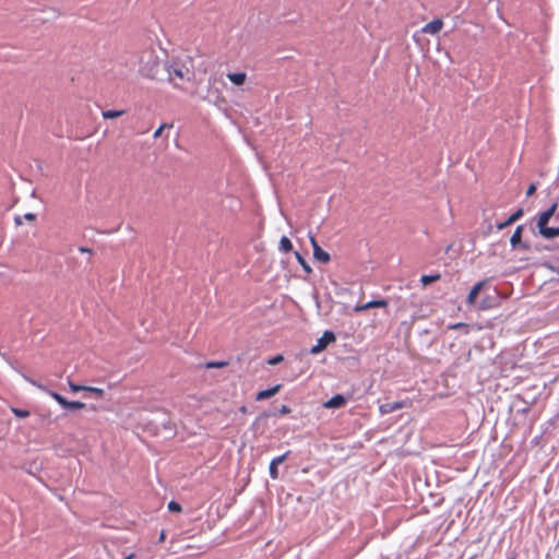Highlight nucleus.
Segmentation results:
<instances>
[{
  "label": "nucleus",
  "mask_w": 559,
  "mask_h": 559,
  "mask_svg": "<svg viewBox=\"0 0 559 559\" xmlns=\"http://www.w3.org/2000/svg\"><path fill=\"white\" fill-rule=\"evenodd\" d=\"M164 68L168 74V81L175 87H180L183 82L190 81L193 76V71L187 64V61L174 59L167 62Z\"/></svg>",
  "instance_id": "nucleus-1"
},
{
  "label": "nucleus",
  "mask_w": 559,
  "mask_h": 559,
  "mask_svg": "<svg viewBox=\"0 0 559 559\" xmlns=\"http://www.w3.org/2000/svg\"><path fill=\"white\" fill-rule=\"evenodd\" d=\"M160 68V60L152 50L144 51L140 57V72L148 79H156Z\"/></svg>",
  "instance_id": "nucleus-2"
},
{
  "label": "nucleus",
  "mask_w": 559,
  "mask_h": 559,
  "mask_svg": "<svg viewBox=\"0 0 559 559\" xmlns=\"http://www.w3.org/2000/svg\"><path fill=\"white\" fill-rule=\"evenodd\" d=\"M36 214L25 213L23 215L16 214L14 216V224L16 228H21V234H28L34 228L36 221Z\"/></svg>",
  "instance_id": "nucleus-3"
},
{
  "label": "nucleus",
  "mask_w": 559,
  "mask_h": 559,
  "mask_svg": "<svg viewBox=\"0 0 559 559\" xmlns=\"http://www.w3.org/2000/svg\"><path fill=\"white\" fill-rule=\"evenodd\" d=\"M336 337L332 331H325L323 335L317 341V344L311 347V354H319L324 350L331 343L335 342Z\"/></svg>",
  "instance_id": "nucleus-4"
},
{
  "label": "nucleus",
  "mask_w": 559,
  "mask_h": 559,
  "mask_svg": "<svg viewBox=\"0 0 559 559\" xmlns=\"http://www.w3.org/2000/svg\"><path fill=\"white\" fill-rule=\"evenodd\" d=\"M557 204L554 203L549 209L538 214L536 226L538 229L547 226L549 219L554 216Z\"/></svg>",
  "instance_id": "nucleus-5"
},
{
  "label": "nucleus",
  "mask_w": 559,
  "mask_h": 559,
  "mask_svg": "<svg viewBox=\"0 0 559 559\" xmlns=\"http://www.w3.org/2000/svg\"><path fill=\"white\" fill-rule=\"evenodd\" d=\"M289 451L285 452L284 454L280 455V456H276L274 457L271 463H270V467H269V473H270V477L272 479H277L278 478V469H277V466L280 464H282L289 455Z\"/></svg>",
  "instance_id": "nucleus-6"
},
{
  "label": "nucleus",
  "mask_w": 559,
  "mask_h": 559,
  "mask_svg": "<svg viewBox=\"0 0 559 559\" xmlns=\"http://www.w3.org/2000/svg\"><path fill=\"white\" fill-rule=\"evenodd\" d=\"M388 305L389 304L385 299H376V300L368 301L364 305H357L354 308V311L359 313V312L366 311L371 308H385V307H388Z\"/></svg>",
  "instance_id": "nucleus-7"
},
{
  "label": "nucleus",
  "mask_w": 559,
  "mask_h": 559,
  "mask_svg": "<svg viewBox=\"0 0 559 559\" xmlns=\"http://www.w3.org/2000/svg\"><path fill=\"white\" fill-rule=\"evenodd\" d=\"M485 285H487V281H480L472 287L466 298L467 306H474L476 304V299Z\"/></svg>",
  "instance_id": "nucleus-8"
},
{
  "label": "nucleus",
  "mask_w": 559,
  "mask_h": 559,
  "mask_svg": "<svg viewBox=\"0 0 559 559\" xmlns=\"http://www.w3.org/2000/svg\"><path fill=\"white\" fill-rule=\"evenodd\" d=\"M404 402L395 401V402H388L380 405L379 411L382 415L391 414L395 411L402 409L404 407Z\"/></svg>",
  "instance_id": "nucleus-9"
},
{
  "label": "nucleus",
  "mask_w": 559,
  "mask_h": 559,
  "mask_svg": "<svg viewBox=\"0 0 559 559\" xmlns=\"http://www.w3.org/2000/svg\"><path fill=\"white\" fill-rule=\"evenodd\" d=\"M523 214H524L523 209H519L512 215H510L509 218H507L506 221H503V222H496L495 223V227L498 230H501L504 227H507V226L511 225L512 223L516 222L518 219H520L523 216Z\"/></svg>",
  "instance_id": "nucleus-10"
},
{
  "label": "nucleus",
  "mask_w": 559,
  "mask_h": 559,
  "mask_svg": "<svg viewBox=\"0 0 559 559\" xmlns=\"http://www.w3.org/2000/svg\"><path fill=\"white\" fill-rule=\"evenodd\" d=\"M347 400L342 394H336L332 396L330 400H328L323 406L325 408H341L346 404Z\"/></svg>",
  "instance_id": "nucleus-11"
},
{
  "label": "nucleus",
  "mask_w": 559,
  "mask_h": 559,
  "mask_svg": "<svg viewBox=\"0 0 559 559\" xmlns=\"http://www.w3.org/2000/svg\"><path fill=\"white\" fill-rule=\"evenodd\" d=\"M443 26V23L439 19H435L431 22L427 23L423 28L421 32L426 34H438Z\"/></svg>",
  "instance_id": "nucleus-12"
},
{
  "label": "nucleus",
  "mask_w": 559,
  "mask_h": 559,
  "mask_svg": "<svg viewBox=\"0 0 559 559\" xmlns=\"http://www.w3.org/2000/svg\"><path fill=\"white\" fill-rule=\"evenodd\" d=\"M32 383L34 385H36L38 389L45 391L46 393H48L62 408H64V405L67 403V399L64 396H62L61 394L57 393V392H53L49 389H47L46 386L41 385V384H38L36 383L35 381H32Z\"/></svg>",
  "instance_id": "nucleus-13"
},
{
  "label": "nucleus",
  "mask_w": 559,
  "mask_h": 559,
  "mask_svg": "<svg viewBox=\"0 0 559 559\" xmlns=\"http://www.w3.org/2000/svg\"><path fill=\"white\" fill-rule=\"evenodd\" d=\"M281 390V384H276L272 388H269L266 390H262L260 392L257 393L255 395V400L257 401H263V400H266V399H270L272 396H274L275 394H277Z\"/></svg>",
  "instance_id": "nucleus-14"
},
{
  "label": "nucleus",
  "mask_w": 559,
  "mask_h": 559,
  "mask_svg": "<svg viewBox=\"0 0 559 559\" xmlns=\"http://www.w3.org/2000/svg\"><path fill=\"white\" fill-rule=\"evenodd\" d=\"M228 80L236 86H240L246 82L247 74L245 72H230L227 73Z\"/></svg>",
  "instance_id": "nucleus-15"
},
{
  "label": "nucleus",
  "mask_w": 559,
  "mask_h": 559,
  "mask_svg": "<svg viewBox=\"0 0 559 559\" xmlns=\"http://www.w3.org/2000/svg\"><path fill=\"white\" fill-rule=\"evenodd\" d=\"M538 231L545 239H552V238L559 236V227L545 226V227L538 229Z\"/></svg>",
  "instance_id": "nucleus-16"
},
{
  "label": "nucleus",
  "mask_w": 559,
  "mask_h": 559,
  "mask_svg": "<svg viewBox=\"0 0 559 559\" xmlns=\"http://www.w3.org/2000/svg\"><path fill=\"white\" fill-rule=\"evenodd\" d=\"M313 248V257L317 261L326 263L330 261V254L322 249V247H312Z\"/></svg>",
  "instance_id": "nucleus-17"
},
{
  "label": "nucleus",
  "mask_w": 559,
  "mask_h": 559,
  "mask_svg": "<svg viewBox=\"0 0 559 559\" xmlns=\"http://www.w3.org/2000/svg\"><path fill=\"white\" fill-rule=\"evenodd\" d=\"M524 225H519L510 238V245H521Z\"/></svg>",
  "instance_id": "nucleus-18"
},
{
  "label": "nucleus",
  "mask_w": 559,
  "mask_h": 559,
  "mask_svg": "<svg viewBox=\"0 0 559 559\" xmlns=\"http://www.w3.org/2000/svg\"><path fill=\"white\" fill-rule=\"evenodd\" d=\"M441 278V275L440 273H436V274H425L420 277V283L424 285V286H427L436 281H439Z\"/></svg>",
  "instance_id": "nucleus-19"
},
{
  "label": "nucleus",
  "mask_w": 559,
  "mask_h": 559,
  "mask_svg": "<svg viewBox=\"0 0 559 559\" xmlns=\"http://www.w3.org/2000/svg\"><path fill=\"white\" fill-rule=\"evenodd\" d=\"M124 114V110H103L102 116L104 119H114L122 116Z\"/></svg>",
  "instance_id": "nucleus-20"
},
{
  "label": "nucleus",
  "mask_w": 559,
  "mask_h": 559,
  "mask_svg": "<svg viewBox=\"0 0 559 559\" xmlns=\"http://www.w3.org/2000/svg\"><path fill=\"white\" fill-rule=\"evenodd\" d=\"M84 407H85V404L82 402H79V401H67V403L64 405V409H69V411L80 409V408H84Z\"/></svg>",
  "instance_id": "nucleus-21"
},
{
  "label": "nucleus",
  "mask_w": 559,
  "mask_h": 559,
  "mask_svg": "<svg viewBox=\"0 0 559 559\" xmlns=\"http://www.w3.org/2000/svg\"><path fill=\"white\" fill-rule=\"evenodd\" d=\"M295 255H296V259L298 260V262L300 263V265L302 266V269L305 270V272L308 274L311 273V267H310L309 263L305 260V258L301 255V253L296 251Z\"/></svg>",
  "instance_id": "nucleus-22"
},
{
  "label": "nucleus",
  "mask_w": 559,
  "mask_h": 559,
  "mask_svg": "<svg viewBox=\"0 0 559 559\" xmlns=\"http://www.w3.org/2000/svg\"><path fill=\"white\" fill-rule=\"evenodd\" d=\"M173 128V123H163L160 124L154 132L153 136L155 139L159 138L162 135V132L165 130V129H171Z\"/></svg>",
  "instance_id": "nucleus-23"
},
{
  "label": "nucleus",
  "mask_w": 559,
  "mask_h": 559,
  "mask_svg": "<svg viewBox=\"0 0 559 559\" xmlns=\"http://www.w3.org/2000/svg\"><path fill=\"white\" fill-rule=\"evenodd\" d=\"M12 413L19 418H26L29 416V412L22 408H11Z\"/></svg>",
  "instance_id": "nucleus-24"
},
{
  "label": "nucleus",
  "mask_w": 559,
  "mask_h": 559,
  "mask_svg": "<svg viewBox=\"0 0 559 559\" xmlns=\"http://www.w3.org/2000/svg\"><path fill=\"white\" fill-rule=\"evenodd\" d=\"M227 365L226 361H209L205 364V368L207 369H211V368H223Z\"/></svg>",
  "instance_id": "nucleus-25"
},
{
  "label": "nucleus",
  "mask_w": 559,
  "mask_h": 559,
  "mask_svg": "<svg viewBox=\"0 0 559 559\" xmlns=\"http://www.w3.org/2000/svg\"><path fill=\"white\" fill-rule=\"evenodd\" d=\"M168 510L170 512H181L182 508L180 506V503H178L177 501L175 500H171L169 503H168Z\"/></svg>",
  "instance_id": "nucleus-26"
},
{
  "label": "nucleus",
  "mask_w": 559,
  "mask_h": 559,
  "mask_svg": "<svg viewBox=\"0 0 559 559\" xmlns=\"http://www.w3.org/2000/svg\"><path fill=\"white\" fill-rule=\"evenodd\" d=\"M484 215H485V223L487 224L485 227L486 228L485 233H490L493 228V224L491 223V221L489 218L488 211H485Z\"/></svg>",
  "instance_id": "nucleus-27"
},
{
  "label": "nucleus",
  "mask_w": 559,
  "mask_h": 559,
  "mask_svg": "<svg viewBox=\"0 0 559 559\" xmlns=\"http://www.w3.org/2000/svg\"><path fill=\"white\" fill-rule=\"evenodd\" d=\"M284 360L283 355H275L267 360V364L271 366H275Z\"/></svg>",
  "instance_id": "nucleus-28"
},
{
  "label": "nucleus",
  "mask_w": 559,
  "mask_h": 559,
  "mask_svg": "<svg viewBox=\"0 0 559 559\" xmlns=\"http://www.w3.org/2000/svg\"><path fill=\"white\" fill-rule=\"evenodd\" d=\"M84 391L94 393V394H96L98 396H102L104 394V390L103 389L95 388V386H86L85 385V390Z\"/></svg>",
  "instance_id": "nucleus-29"
},
{
  "label": "nucleus",
  "mask_w": 559,
  "mask_h": 559,
  "mask_svg": "<svg viewBox=\"0 0 559 559\" xmlns=\"http://www.w3.org/2000/svg\"><path fill=\"white\" fill-rule=\"evenodd\" d=\"M69 386H70L71 391L74 393L85 390V385H79L71 381L69 382Z\"/></svg>",
  "instance_id": "nucleus-30"
},
{
  "label": "nucleus",
  "mask_w": 559,
  "mask_h": 559,
  "mask_svg": "<svg viewBox=\"0 0 559 559\" xmlns=\"http://www.w3.org/2000/svg\"><path fill=\"white\" fill-rule=\"evenodd\" d=\"M277 413H278L280 415H287V414H289V413H290V408H289L287 405H282V406L278 408Z\"/></svg>",
  "instance_id": "nucleus-31"
},
{
  "label": "nucleus",
  "mask_w": 559,
  "mask_h": 559,
  "mask_svg": "<svg viewBox=\"0 0 559 559\" xmlns=\"http://www.w3.org/2000/svg\"><path fill=\"white\" fill-rule=\"evenodd\" d=\"M535 191H536V186H535L534 183H532V185L527 188V190H526V195H527V197H530V195L534 194V193H535Z\"/></svg>",
  "instance_id": "nucleus-32"
},
{
  "label": "nucleus",
  "mask_w": 559,
  "mask_h": 559,
  "mask_svg": "<svg viewBox=\"0 0 559 559\" xmlns=\"http://www.w3.org/2000/svg\"><path fill=\"white\" fill-rule=\"evenodd\" d=\"M278 245H292V241L288 237L282 236Z\"/></svg>",
  "instance_id": "nucleus-33"
},
{
  "label": "nucleus",
  "mask_w": 559,
  "mask_h": 559,
  "mask_svg": "<svg viewBox=\"0 0 559 559\" xmlns=\"http://www.w3.org/2000/svg\"><path fill=\"white\" fill-rule=\"evenodd\" d=\"M81 253H91L92 250L88 247L81 246L79 247Z\"/></svg>",
  "instance_id": "nucleus-34"
},
{
  "label": "nucleus",
  "mask_w": 559,
  "mask_h": 559,
  "mask_svg": "<svg viewBox=\"0 0 559 559\" xmlns=\"http://www.w3.org/2000/svg\"><path fill=\"white\" fill-rule=\"evenodd\" d=\"M281 250L287 252L289 251L290 249H293V247H288V246H285V247H280Z\"/></svg>",
  "instance_id": "nucleus-35"
},
{
  "label": "nucleus",
  "mask_w": 559,
  "mask_h": 559,
  "mask_svg": "<svg viewBox=\"0 0 559 559\" xmlns=\"http://www.w3.org/2000/svg\"><path fill=\"white\" fill-rule=\"evenodd\" d=\"M158 540L159 542L165 540V532L164 531L160 533Z\"/></svg>",
  "instance_id": "nucleus-36"
},
{
  "label": "nucleus",
  "mask_w": 559,
  "mask_h": 559,
  "mask_svg": "<svg viewBox=\"0 0 559 559\" xmlns=\"http://www.w3.org/2000/svg\"><path fill=\"white\" fill-rule=\"evenodd\" d=\"M309 237H310V242H311V245H312V246H316V245H317V242H316L314 237H313V236H311V235H310Z\"/></svg>",
  "instance_id": "nucleus-37"
},
{
  "label": "nucleus",
  "mask_w": 559,
  "mask_h": 559,
  "mask_svg": "<svg viewBox=\"0 0 559 559\" xmlns=\"http://www.w3.org/2000/svg\"><path fill=\"white\" fill-rule=\"evenodd\" d=\"M479 308H480V309H486V308H487V305L485 304V301H483V302H481V305H480V307H479Z\"/></svg>",
  "instance_id": "nucleus-38"
},
{
  "label": "nucleus",
  "mask_w": 559,
  "mask_h": 559,
  "mask_svg": "<svg viewBox=\"0 0 559 559\" xmlns=\"http://www.w3.org/2000/svg\"><path fill=\"white\" fill-rule=\"evenodd\" d=\"M134 557L133 554H130L129 556H127L124 559H132Z\"/></svg>",
  "instance_id": "nucleus-39"
},
{
  "label": "nucleus",
  "mask_w": 559,
  "mask_h": 559,
  "mask_svg": "<svg viewBox=\"0 0 559 559\" xmlns=\"http://www.w3.org/2000/svg\"><path fill=\"white\" fill-rule=\"evenodd\" d=\"M509 559H514L513 557L509 558Z\"/></svg>",
  "instance_id": "nucleus-40"
}]
</instances>
